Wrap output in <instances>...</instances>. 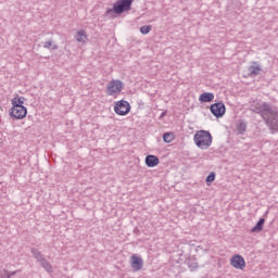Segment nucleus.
Here are the masks:
<instances>
[{
  "label": "nucleus",
  "mask_w": 278,
  "mask_h": 278,
  "mask_svg": "<svg viewBox=\"0 0 278 278\" xmlns=\"http://www.w3.org/2000/svg\"><path fill=\"white\" fill-rule=\"evenodd\" d=\"M199 101L201 103H212V101H214V93L204 92V93L200 94Z\"/></svg>",
  "instance_id": "nucleus-13"
},
{
  "label": "nucleus",
  "mask_w": 278,
  "mask_h": 278,
  "mask_svg": "<svg viewBox=\"0 0 278 278\" xmlns=\"http://www.w3.org/2000/svg\"><path fill=\"white\" fill-rule=\"evenodd\" d=\"M160 164V159L153 154L146 156V166L149 168H155Z\"/></svg>",
  "instance_id": "nucleus-11"
},
{
  "label": "nucleus",
  "mask_w": 278,
  "mask_h": 278,
  "mask_svg": "<svg viewBox=\"0 0 278 278\" xmlns=\"http://www.w3.org/2000/svg\"><path fill=\"white\" fill-rule=\"evenodd\" d=\"M151 29H153V26H151V25L141 26L140 33L143 35H147L151 31Z\"/></svg>",
  "instance_id": "nucleus-20"
},
{
  "label": "nucleus",
  "mask_w": 278,
  "mask_h": 278,
  "mask_svg": "<svg viewBox=\"0 0 278 278\" xmlns=\"http://www.w3.org/2000/svg\"><path fill=\"white\" fill-rule=\"evenodd\" d=\"M193 140L199 149H210L212 147V134L207 130H199L195 132Z\"/></svg>",
  "instance_id": "nucleus-2"
},
{
  "label": "nucleus",
  "mask_w": 278,
  "mask_h": 278,
  "mask_svg": "<svg viewBox=\"0 0 278 278\" xmlns=\"http://www.w3.org/2000/svg\"><path fill=\"white\" fill-rule=\"evenodd\" d=\"M11 275L8 273V270L0 271V278H10Z\"/></svg>",
  "instance_id": "nucleus-23"
},
{
  "label": "nucleus",
  "mask_w": 278,
  "mask_h": 278,
  "mask_svg": "<svg viewBox=\"0 0 278 278\" xmlns=\"http://www.w3.org/2000/svg\"><path fill=\"white\" fill-rule=\"evenodd\" d=\"M75 38L77 42H86L88 40V34H86V30H78Z\"/></svg>",
  "instance_id": "nucleus-15"
},
{
  "label": "nucleus",
  "mask_w": 278,
  "mask_h": 278,
  "mask_svg": "<svg viewBox=\"0 0 278 278\" xmlns=\"http://www.w3.org/2000/svg\"><path fill=\"white\" fill-rule=\"evenodd\" d=\"M130 266L131 268H134L135 271H138V270H142V267L144 266V261H142L141 257H139L138 255L134 254L131 257H130Z\"/></svg>",
  "instance_id": "nucleus-10"
},
{
  "label": "nucleus",
  "mask_w": 278,
  "mask_h": 278,
  "mask_svg": "<svg viewBox=\"0 0 278 278\" xmlns=\"http://www.w3.org/2000/svg\"><path fill=\"white\" fill-rule=\"evenodd\" d=\"M231 266L233 268H237L238 270H244L247 268V262L244 261V257L242 255H235L230 260Z\"/></svg>",
  "instance_id": "nucleus-9"
},
{
  "label": "nucleus",
  "mask_w": 278,
  "mask_h": 278,
  "mask_svg": "<svg viewBox=\"0 0 278 278\" xmlns=\"http://www.w3.org/2000/svg\"><path fill=\"white\" fill-rule=\"evenodd\" d=\"M210 110L213 114V116H216V118H223V116H225V112H226V108H225V103L223 102H217L214 103L210 106Z\"/></svg>",
  "instance_id": "nucleus-8"
},
{
  "label": "nucleus",
  "mask_w": 278,
  "mask_h": 278,
  "mask_svg": "<svg viewBox=\"0 0 278 278\" xmlns=\"http://www.w3.org/2000/svg\"><path fill=\"white\" fill-rule=\"evenodd\" d=\"M266 223L265 218H260L256 225L251 229L252 233H260V231L264 230V224Z\"/></svg>",
  "instance_id": "nucleus-14"
},
{
  "label": "nucleus",
  "mask_w": 278,
  "mask_h": 278,
  "mask_svg": "<svg viewBox=\"0 0 278 278\" xmlns=\"http://www.w3.org/2000/svg\"><path fill=\"white\" fill-rule=\"evenodd\" d=\"M10 275H11V276H12V275H16V271L11 273Z\"/></svg>",
  "instance_id": "nucleus-24"
},
{
  "label": "nucleus",
  "mask_w": 278,
  "mask_h": 278,
  "mask_svg": "<svg viewBox=\"0 0 278 278\" xmlns=\"http://www.w3.org/2000/svg\"><path fill=\"white\" fill-rule=\"evenodd\" d=\"M189 268L190 270H197L199 268V263L197 262L189 263Z\"/></svg>",
  "instance_id": "nucleus-22"
},
{
  "label": "nucleus",
  "mask_w": 278,
  "mask_h": 278,
  "mask_svg": "<svg viewBox=\"0 0 278 278\" xmlns=\"http://www.w3.org/2000/svg\"><path fill=\"white\" fill-rule=\"evenodd\" d=\"M10 116L15 121H23L27 116V108L25 105H14L11 108Z\"/></svg>",
  "instance_id": "nucleus-5"
},
{
  "label": "nucleus",
  "mask_w": 278,
  "mask_h": 278,
  "mask_svg": "<svg viewBox=\"0 0 278 278\" xmlns=\"http://www.w3.org/2000/svg\"><path fill=\"white\" fill-rule=\"evenodd\" d=\"M123 91V81L121 80H111L106 87V93L110 97H114V94H118V92Z\"/></svg>",
  "instance_id": "nucleus-6"
},
{
  "label": "nucleus",
  "mask_w": 278,
  "mask_h": 278,
  "mask_svg": "<svg viewBox=\"0 0 278 278\" xmlns=\"http://www.w3.org/2000/svg\"><path fill=\"white\" fill-rule=\"evenodd\" d=\"M237 131L240 136H244V131H247V123L244 122H239L237 125Z\"/></svg>",
  "instance_id": "nucleus-17"
},
{
  "label": "nucleus",
  "mask_w": 278,
  "mask_h": 278,
  "mask_svg": "<svg viewBox=\"0 0 278 278\" xmlns=\"http://www.w3.org/2000/svg\"><path fill=\"white\" fill-rule=\"evenodd\" d=\"M43 49H50L51 51H58V45L53 43V40H49L43 42Z\"/></svg>",
  "instance_id": "nucleus-16"
},
{
  "label": "nucleus",
  "mask_w": 278,
  "mask_h": 278,
  "mask_svg": "<svg viewBox=\"0 0 278 278\" xmlns=\"http://www.w3.org/2000/svg\"><path fill=\"white\" fill-rule=\"evenodd\" d=\"M25 104V97L14 98L12 100V105H24Z\"/></svg>",
  "instance_id": "nucleus-19"
},
{
  "label": "nucleus",
  "mask_w": 278,
  "mask_h": 278,
  "mask_svg": "<svg viewBox=\"0 0 278 278\" xmlns=\"http://www.w3.org/2000/svg\"><path fill=\"white\" fill-rule=\"evenodd\" d=\"M250 111L260 114L270 131H278V110L268 102L253 100L250 102Z\"/></svg>",
  "instance_id": "nucleus-1"
},
{
  "label": "nucleus",
  "mask_w": 278,
  "mask_h": 278,
  "mask_svg": "<svg viewBox=\"0 0 278 278\" xmlns=\"http://www.w3.org/2000/svg\"><path fill=\"white\" fill-rule=\"evenodd\" d=\"M254 65H251L248 68V73H249V77H257V75H260V73H262V67L260 65H256L257 63L254 62Z\"/></svg>",
  "instance_id": "nucleus-12"
},
{
  "label": "nucleus",
  "mask_w": 278,
  "mask_h": 278,
  "mask_svg": "<svg viewBox=\"0 0 278 278\" xmlns=\"http://www.w3.org/2000/svg\"><path fill=\"white\" fill-rule=\"evenodd\" d=\"M30 253L34 255L36 262L40 264L41 267L46 270V273H53V265H51V262H49L42 252L38 250L37 248H31Z\"/></svg>",
  "instance_id": "nucleus-4"
},
{
  "label": "nucleus",
  "mask_w": 278,
  "mask_h": 278,
  "mask_svg": "<svg viewBox=\"0 0 278 278\" xmlns=\"http://www.w3.org/2000/svg\"><path fill=\"white\" fill-rule=\"evenodd\" d=\"M216 179V174L214 172H212L207 177H206V184L207 186H210V184H212L213 181H215Z\"/></svg>",
  "instance_id": "nucleus-21"
},
{
  "label": "nucleus",
  "mask_w": 278,
  "mask_h": 278,
  "mask_svg": "<svg viewBox=\"0 0 278 278\" xmlns=\"http://www.w3.org/2000/svg\"><path fill=\"white\" fill-rule=\"evenodd\" d=\"M131 3H134V0H118L113 4V9L106 10L105 15L113 16V14H123L124 12H129V10H131Z\"/></svg>",
  "instance_id": "nucleus-3"
},
{
  "label": "nucleus",
  "mask_w": 278,
  "mask_h": 278,
  "mask_svg": "<svg viewBox=\"0 0 278 278\" xmlns=\"http://www.w3.org/2000/svg\"><path fill=\"white\" fill-rule=\"evenodd\" d=\"M114 111L119 116H127V113L131 111V105H129V102L122 100L115 104Z\"/></svg>",
  "instance_id": "nucleus-7"
},
{
  "label": "nucleus",
  "mask_w": 278,
  "mask_h": 278,
  "mask_svg": "<svg viewBox=\"0 0 278 278\" xmlns=\"http://www.w3.org/2000/svg\"><path fill=\"white\" fill-rule=\"evenodd\" d=\"M163 140H164V142H166L167 144L170 143V142H173V140H175V134H173V132H165V134L163 135Z\"/></svg>",
  "instance_id": "nucleus-18"
}]
</instances>
